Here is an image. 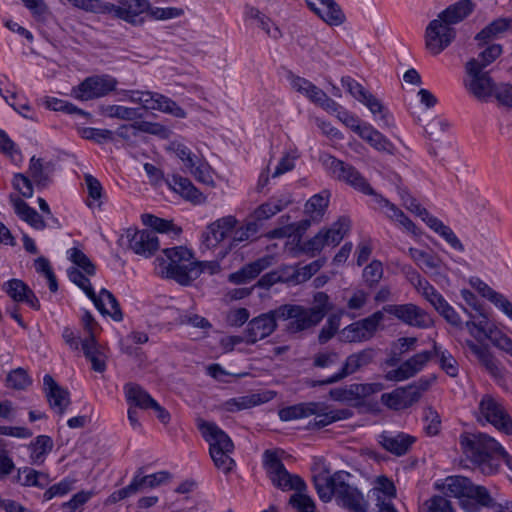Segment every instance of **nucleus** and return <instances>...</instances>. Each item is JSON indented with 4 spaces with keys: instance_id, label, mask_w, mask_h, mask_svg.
Segmentation results:
<instances>
[{
    "instance_id": "obj_1",
    "label": "nucleus",
    "mask_w": 512,
    "mask_h": 512,
    "mask_svg": "<svg viewBox=\"0 0 512 512\" xmlns=\"http://www.w3.org/2000/svg\"><path fill=\"white\" fill-rule=\"evenodd\" d=\"M332 309L329 296L324 292H317L310 307L283 304L276 308V316L280 321H288L285 330L294 335L315 328Z\"/></svg>"
},
{
    "instance_id": "obj_2",
    "label": "nucleus",
    "mask_w": 512,
    "mask_h": 512,
    "mask_svg": "<svg viewBox=\"0 0 512 512\" xmlns=\"http://www.w3.org/2000/svg\"><path fill=\"white\" fill-rule=\"evenodd\" d=\"M460 445L464 455L485 475L497 472L500 458L503 459L507 453L494 438L485 433H464L460 436Z\"/></svg>"
},
{
    "instance_id": "obj_3",
    "label": "nucleus",
    "mask_w": 512,
    "mask_h": 512,
    "mask_svg": "<svg viewBox=\"0 0 512 512\" xmlns=\"http://www.w3.org/2000/svg\"><path fill=\"white\" fill-rule=\"evenodd\" d=\"M166 258H158L160 275L173 279L182 286L190 285L197 279V270L193 266V254L185 247L179 246L163 250Z\"/></svg>"
},
{
    "instance_id": "obj_4",
    "label": "nucleus",
    "mask_w": 512,
    "mask_h": 512,
    "mask_svg": "<svg viewBox=\"0 0 512 512\" xmlns=\"http://www.w3.org/2000/svg\"><path fill=\"white\" fill-rule=\"evenodd\" d=\"M198 428L209 443V453L214 465L223 473H230L235 466V461L231 457L234 451L231 438L213 422L200 420Z\"/></svg>"
},
{
    "instance_id": "obj_5",
    "label": "nucleus",
    "mask_w": 512,
    "mask_h": 512,
    "mask_svg": "<svg viewBox=\"0 0 512 512\" xmlns=\"http://www.w3.org/2000/svg\"><path fill=\"white\" fill-rule=\"evenodd\" d=\"M400 197L404 206L412 213L419 216L426 225L435 233L440 235L454 250L463 252L464 245L456 236L453 230L445 225L440 219L431 215L428 210L422 207L417 200L406 190L400 191Z\"/></svg>"
},
{
    "instance_id": "obj_6",
    "label": "nucleus",
    "mask_w": 512,
    "mask_h": 512,
    "mask_svg": "<svg viewBox=\"0 0 512 512\" xmlns=\"http://www.w3.org/2000/svg\"><path fill=\"white\" fill-rule=\"evenodd\" d=\"M263 466L272 484L282 491L306 490L304 480L287 471L276 451L266 450L263 453Z\"/></svg>"
},
{
    "instance_id": "obj_7",
    "label": "nucleus",
    "mask_w": 512,
    "mask_h": 512,
    "mask_svg": "<svg viewBox=\"0 0 512 512\" xmlns=\"http://www.w3.org/2000/svg\"><path fill=\"white\" fill-rule=\"evenodd\" d=\"M479 418L493 425L498 431L512 434V418L502 401L491 394H484L478 405Z\"/></svg>"
},
{
    "instance_id": "obj_8",
    "label": "nucleus",
    "mask_w": 512,
    "mask_h": 512,
    "mask_svg": "<svg viewBox=\"0 0 512 512\" xmlns=\"http://www.w3.org/2000/svg\"><path fill=\"white\" fill-rule=\"evenodd\" d=\"M350 474L346 471H337L338 485L334 497L339 505L351 512H367L368 501L362 492L348 483Z\"/></svg>"
},
{
    "instance_id": "obj_9",
    "label": "nucleus",
    "mask_w": 512,
    "mask_h": 512,
    "mask_svg": "<svg viewBox=\"0 0 512 512\" xmlns=\"http://www.w3.org/2000/svg\"><path fill=\"white\" fill-rule=\"evenodd\" d=\"M474 60H469L465 65L468 79L464 86L470 94L479 101L486 102L494 95L497 84L494 83L488 72L480 70Z\"/></svg>"
},
{
    "instance_id": "obj_10",
    "label": "nucleus",
    "mask_w": 512,
    "mask_h": 512,
    "mask_svg": "<svg viewBox=\"0 0 512 512\" xmlns=\"http://www.w3.org/2000/svg\"><path fill=\"white\" fill-rule=\"evenodd\" d=\"M456 38V30L437 17L429 22L425 30V47L432 55L444 51Z\"/></svg>"
},
{
    "instance_id": "obj_11",
    "label": "nucleus",
    "mask_w": 512,
    "mask_h": 512,
    "mask_svg": "<svg viewBox=\"0 0 512 512\" xmlns=\"http://www.w3.org/2000/svg\"><path fill=\"white\" fill-rule=\"evenodd\" d=\"M117 83L109 75L90 76L72 89V96L82 101L104 97L116 89Z\"/></svg>"
},
{
    "instance_id": "obj_12",
    "label": "nucleus",
    "mask_w": 512,
    "mask_h": 512,
    "mask_svg": "<svg viewBox=\"0 0 512 512\" xmlns=\"http://www.w3.org/2000/svg\"><path fill=\"white\" fill-rule=\"evenodd\" d=\"M381 311H383V314L392 315L411 327L426 329L433 325V321L428 313L413 303L388 304L383 306Z\"/></svg>"
},
{
    "instance_id": "obj_13",
    "label": "nucleus",
    "mask_w": 512,
    "mask_h": 512,
    "mask_svg": "<svg viewBox=\"0 0 512 512\" xmlns=\"http://www.w3.org/2000/svg\"><path fill=\"white\" fill-rule=\"evenodd\" d=\"M374 358L375 350L373 348H365L356 353H352L345 359L342 367L339 369L337 373L331 375L330 377L324 380L313 382L312 386H323L340 382L341 380L347 378L348 376L360 371L362 368L371 364Z\"/></svg>"
},
{
    "instance_id": "obj_14",
    "label": "nucleus",
    "mask_w": 512,
    "mask_h": 512,
    "mask_svg": "<svg viewBox=\"0 0 512 512\" xmlns=\"http://www.w3.org/2000/svg\"><path fill=\"white\" fill-rule=\"evenodd\" d=\"M384 320L383 311H376L370 316L351 323L340 332L341 339L348 343H359L370 340Z\"/></svg>"
},
{
    "instance_id": "obj_15",
    "label": "nucleus",
    "mask_w": 512,
    "mask_h": 512,
    "mask_svg": "<svg viewBox=\"0 0 512 512\" xmlns=\"http://www.w3.org/2000/svg\"><path fill=\"white\" fill-rule=\"evenodd\" d=\"M326 163L330 173L338 180L347 183L354 189L364 194L376 195L370 184L352 165L347 164L333 156H329Z\"/></svg>"
},
{
    "instance_id": "obj_16",
    "label": "nucleus",
    "mask_w": 512,
    "mask_h": 512,
    "mask_svg": "<svg viewBox=\"0 0 512 512\" xmlns=\"http://www.w3.org/2000/svg\"><path fill=\"white\" fill-rule=\"evenodd\" d=\"M472 486L473 483L469 478L460 475L448 476L443 482L435 484V487L441 490L445 496L463 499L461 504L467 512H476V505L468 500L472 495Z\"/></svg>"
},
{
    "instance_id": "obj_17",
    "label": "nucleus",
    "mask_w": 512,
    "mask_h": 512,
    "mask_svg": "<svg viewBox=\"0 0 512 512\" xmlns=\"http://www.w3.org/2000/svg\"><path fill=\"white\" fill-rule=\"evenodd\" d=\"M276 308L263 313L248 322L245 329L246 344H255L271 335L277 328Z\"/></svg>"
},
{
    "instance_id": "obj_18",
    "label": "nucleus",
    "mask_w": 512,
    "mask_h": 512,
    "mask_svg": "<svg viewBox=\"0 0 512 512\" xmlns=\"http://www.w3.org/2000/svg\"><path fill=\"white\" fill-rule=\"evenodd\" d=\"M149 5L148 0H122L120 5L107 3L106 13H113L117 18L134 25L142 24L143 19L138 17L142 13L148 14Z\"/></svg>"
},
{
    "instance_id": "obj_19",
    "label": "nucleus",
    "mask_w": 512,
    "mask_h": 512,
    "mask_svg": "<svg viewBox=\"0 0 512 512\" xmlns=\"http://www.w3.org/2000/svg\"><path fill=\"white\" fill-rule=\"evenodd\" d=\"M384 389L382 383H354L344 388H334L329 392L330 397L335 401L350 402L361 400Z\"/></svg>"
},
{
    "instance_id": "obj_20",
    "label": "nucleus",
    "mask_w": 512,
    "mask_h": 512,
    "mask_svg": "<svg viewBox=\"0 0 512 512\" xmlns=\"http://www.w3.org/2000/svg\"><path fill=\"white\" fill-rule=\"evenodd\" d=\"M129 248L137 255L150 257L159 249L157 234L151 230H127Z\"/></svg>"
},
{
    "instance_id": "obj_21",
    "label": "nucleus",
    "mask_w": 512,
    "mask_h": 512,
    "mask_svg": "<svg viewBox=\"0 0 512 512\" xmlns=\"http://www.w3.org/2000/svg\"><path fill=\"white\" fill-rule=\"evenodd\" d=\"M43 391L50 408L58 415H63L71 403L69 391L60 386L49 374L43 378Z\"/></svg>"
},
{
    "instance_id": "obj_22",
    "label": "nucleus",
    "mask_w": 512,
    "mask_h": 512,
    "mask_svg": "<svg viewBox=\"0 0 512 512\" xmlns=\"http://www.w3.org/2000/svg\"><path fill=\"white\" fill-rule=\"evenodd\" d=\"M419 401V394L414 386L398 387L390 393L381 395V402L389 409L398 411L411 407Z\"/></svg>"
},
{
    "instance_id": "obj_23",
    "label": "nucleus",
    "mask_w": 512,
    "mask_h": 512,
    "mask_svg": "<svg viewBox=\"0 0 512 512\" xmlns=\"http://www.w3.org/2000/svg\"><path fill=\"white\" fill-rule=\"evenodd\" d=\"M308 7L330 26H339L346 20L341 7L334 0H305Z\"/></svg>"
},
{
    "instance_id": "obj_24",
    "label": "nucleus",
    "mask_w": 512,
    "mask_h": 512,
    "mask_svg": "<svg viewBox=\"0 0 512 512\" xmlns=\"http://www.w3.org/2000/svg\"><path fill=\"white\" fill-rule=\"evenodd\" d=\"M237 224L234 216H226L216 220L207 227V231L203 234L202 244L210 249L225 239Z\"/></svg>"
},
{
    "instance_id": "obj_25",
    "label": "nucleus",
    "mask_w": 512,
    "mask_h": 512,
    "mask_svg": "<svg viewBox=\"0 0 512 512\" xmlns=\"http://www.w3.org/2000/svg\"><path fill=\"white\" fill-rule=\"evenodd\" d=\"M416 438L412 435L399 432L393 434L391 432L384 431L378 436L379 444L391 454L396 456H403L410 450Z\"/></svg>"
},
{
    "instance_id": "obj_26",
    "label": "nucleus",
    "mask_w": 512,
    "mask_h": 512,
    "mask_svg": "<svg viewBox=\"0 0 512 512\" xmlns=\"http://www.w3.org/2000/svg\"><path fill=\"white\" fill-rule=\"evenodd\" d=\"M142 108L146 110H159L165 113H170L179 118H185L186 112L183 108L178 106L176 102L170 98L150 91H145L142 100Z\"/></svg>"
},
{
    "instance_id": "obj_27",
    "label": "nucleus",
    "mask_w": 512,
    "mask_h": 512,
    "mask_svg": "<svg viewBox=\"0 0 512 512\" xmlns=\"http://www.w3.org/2000/svg\"><path fill=\"white\" fill-rule=\"evenodd\" d=\"M273 257L266 255L258 258L243 266L240 270L231 273L228 277L229 281L234 284H245L255 279L262 271L272 265Z\"/></svg>"
},
{
    "instance_id": "obj_28",
    "label": "nucleus",
    "mask_w": 512,
    "mask_h": 512,
    "mask_svg": "<svg viewBox=\"0 0 512 512\" xmlns=\"http://www.w3.org/2000/svg\"><path fill=\"white\" fill-rule=\"evenodd\" d=\"M9 201L12 204L15 213L21 220L27 222L31 227L37 230H43L46 228V222L43 217L19 196L10 194Z\"/></svg>"
},
{
    "instance_id": "obj_29",
    "label": "nucleus",
    "mask_w": 512,
    "mask_h": 512,
    "mask_svg": "<svg viewBox=\"0 0 512 512\" xmlns=\"http://www.w3.org/2000/svg\"><path fill=\"white\" fill-rule=\"evenodd\" d=\"M90 299L101 314H107L115 321H121L123 319V313L117 299L107 289H101L98 295L95 293V297Z\"/></svg>"
},
{
    "instance_id": "obj_30",
    "label": "nucleus",
    "mask_w": 512,
    "mask_h": 512,
    "mask_svg": "<svg viewBox=\"0 0 512 512\" xmlns=\"http://www.w3.org/2000/svg\"><path fill=\"white\" fill-rule=\"evenodd\" d=\"M54 170V164L50 161L44 162L41 158L35 156L30 159L28 172L37 188L42 189L50 184Z\"/></svg>"
},
{
    "instance_id": "obj_31",
    "label": "nucleus",
    "mask_w": 512,
    "mask_h": 512,
    "mask_svg": "<svg viewBox=\"0 0 512 512\" xmlns=\"http://www.w3.org/2000/svg\"><path fill=\"white\" fill-rule=\"evenodd\" d=\"M474 8L475 4L472 0H459L449 5L437 17L453 26L467 18L474 11Z\"/></svg>"
},
{
    "instance_id": "obj_32",
    "label": "nucleus",
    "mask_w": 512,
    "mask_h": 512,
    "mask_svg": "<svg viewBox=\"0 0 512 512\" xmlns=\"http://www.w3.org/2000/svg\"><path fill=\"white\" fill-rule=\"evenodd\" d=\"M511 28V21L507 18H498L485 26L475 35V41L479 47L491 43L494 39L505 33Z\"/></svg>"
},
{
    "instance_id": "obj_33",
    "label": "nucleus",
    "mask_w": 512,
    "mask_h": 512,
    "mask_svg": "<svg viewBox=\"0 0 512 512\" xmlns=\"http://www.w3.org/2000/svg\"><path fill=\"white\" fill-rule=\"evenodd\" d=\"M338 481L336 480V472L333 475H329V471L326 469L313 476L315 489L322 501L329 502L332 499L336 492Z\"/></svg>"
},
{
    "instance_id": "obj_34",
    "label": "nucleus",
    "mask_w": 512,
    "mask_h": 512,
    "mask_svg": "<svg viewBox=\"0 0 512 512\" xmlns=\"http://www.w3.org/2000/svg\"><path fill=\"white\" fill-rule=\"evenodd\" d=\"M317 411L313 422L309 423V428H323L339 420L348 419L352 416V411L349 409L330 410L325 412V407L322 403H317Z\"/></svg>"
},
{
    "instance_id": "obj_35",
    "label": "nucleus",
    "mask_w": 512,
    "mask_h": 512,
    "mask_svg": "<svg viewBox=\"0 0 512 512\" xmlns=\"http://www.w3.org/2000/svg\"><path fill=\"white\" fill-rule=\"evenodd\" d=\"M408 254L416 265L422 269L425 273L432 272L438 274V271L442 265L441 258L434 253H427L417 248H409Z\"/></svg>"
},
{
    "instance_id": "obj_36",
    "label": "nucleus",
    "mask_w": 512,
    "mask_h": 512,
    "mask_svg": "<svg viewBox=\"0 0 512 512\" xmlns=\"http://www.w3.org/2000/svg\"><path fill=\"white\" fill-rule=\"evenodd\" d=\"M143 469L139 468L131 484L135 487V493L145 489L160 486L171 479L168 471H159L150 475L142 476Z\"/></svg>"
},
{
    "instance_id": "obj_37",
    "label": "nucleus",
    "mask_w": 512,
    "mask_h": 512,
    "mask_svg": "<svg viewBox=\"0 0 512 512\" xmlns=\"http://www.w3.org/2000/svg\"><path fill=\"white\" fill-rule=\"evenodd\" d=\"M170 187L179 193L183 198L193 202L201 203L203 200L202 193L192 184L188 178L174 175L169 182Z\"/></svg>"
},
{
    "instance_id": "obj_38",
    "label": "nucleus",
    "mask_w": 512,
    "mask_h": 512,
    "mask_svg": "<svg viewBox=\"0 0 512 512\" xmlns=\"http://www.w3.org/2000/svg\"><path fill=\"white\" fill-rule=\"evenodd\" d=\"M359 136L378 151L388 154H394L395 152V146L371 125H364Z\"/></svg>"
},
{
    "instance_id": "obj_39",
    "label": "nucleus",
    "mask_w": 512,
    "mask_h": 512,
    "mask_svg": "<svg viewBox=\"0 0 512 512\" xmlns=\"http://www.w3.org/2000/svg\"><path fill=\"white\" fill-rule=\"evenodd\" d=\"M470 351L477 357L479 363L494 377L500 375L501 371L497 360L485 346H480L472 341L466 342Z\"/></svg>"
},
{
    "instance_id": "obj_40",
    "label": "nucleus",
    "mask_w": 512,
    "mask_h": 512,
    "mask_svg": "<svg viewBox=\"0 0 512 512\" xmlns=\"http://www.w3.org/2000/svg\"><path fill=\"white\" fill-rule=\"evenodd\" d=\"M81 347L86 358L90 360L92 369L96 372H104L106 369L105 357L100 351L96 339L84 338L81 341Z\"/></svg>"
},
{
    "instance_id": "obj_41",
    "label": "nucleus",
    "mask_w": 512,
    "mask_h": 512,
    "mask_svg": "<svg viewBox=\"0 0 512 512\" xmlns=\"http://www.w3.org/2000/svg\"><path fill=\"white\" fill-rule=\"evenodd\" d=\"M124 389L128 402L133 403L136 407L149 409L152 408V405H156V401L140 385L129 383L125 385Z\"/></svg>"
},
{
    "instance_id": "obj_42",
    "label": "nucleus",
    "mask_w": 512,
    "mask_h": 512,
    "mask_svg": "<svg viewBox=\"0 0 512 512\" xmlns=\"http://www.w3.org/2000/svg\"><path fill=\"white\" fill-rule=\"evenodd\" d=\"M290 202L291 201L288 198H272L257 207L253 212L252 217L259 222L267 220L286 208Z\"/></svg>"
},
{
    "instance_id": "obj_43",
    "label": "nucleus",
    "mask_w": 512,
    "mask_h": 512,
    "mask_svg": "<svg viewBox=\"0 0 512 512\" xmlns=\"http://www.w3.org/2000/svg\"><path fill=\"white\" fill-rule=\"evenodd\" d=\"M317 407V402L299 403L280 409L278 414L282 421H291L312 415Z\"/></svg>"
},
{
    "instance_id": "obj_44",
    "label": "nucleus",
    "mask_w": 512,
    "mask_h": 512,
    "mask_svg": "<svg viewBox=\"0 0 512 512\" xmlns=\"http://www.w3.org/2000/svg\"><path fill=\"white\" fill-rule=\"evenodd\" d=\"M33 464L44 462L45 456L53 449V440L47 435H40L29 445Z\"/></svg>"
},
{
    "instance_id": "obj_45",
    "label": "nucleus",
    "mask_w": 512,
    "mask_h": 512,
    "mask_svg": "<svg viewBox=\"0 0 512 512\" xmlns=\"http://www.w3.org/2000/svg\"><path fill=\"white\" fill-rule=\"evenodd\" d=\"M18 481L23 486H35L39 488L46 487L49 482V476L46 473L36 471L32 468H24L18 471Z\"/></svg>"
},
{
    "instance_id": "obj_46",
    "label": "nucleus",
    "mask_w": 512,
    "mask_h": 512,
    "mask_svg": "<svg viewBox=\"0 0 512 512\" xmlns=\"http://www.w3.org/2000/svg\"><path fill=\"white\" fill-rule=\"evenodd\" d=\"M350 227V221L347 218H339L338 221L333 223V225L327 229L323 230V236L325 238V243L327 246H336L343 239L344 235L347 233Z\"/></svg>"
},
{
    "instance_id": "obj_47",
    "label": "nucleus",
    "mask_w": 512,
    "mask_h": 512,
    "mask_svg": "<svg viewBox=\"0 0 512 512\" xmlns=\"http://www.w3.org/2000/svg\"><path fill=\"white\" fill-rule=\"evenodd\" d=\"M374 115H379V120L383 127L393 126V119L388 110L384 107L379 99L370 92L361 101Z\"/></svg>"
},
{
    "instance_id": "obj_48",
    "label": "nucleus",
    "mask_w": 512,
    "mask_h": 512,
    "mask_svg": "<svg viewBox=\"0 0 512 512\" xmlns=\"http://www.w3.org/2000/svg\"><path fill=\"white\" fill-rule=\"evenodd\" d=\"M469 333L478 341L490 339L493 342L495 337L492 336L493 329L489 325L488 319L485 315L481 314L480 319L475 322L468 320L465 323Z\"/></svg>"
},
{
    "instance_id": "obj_49",
    "label": "nucleus",
    "mask_w": 512,
    "mask_h": 512,
    "mask_svg": "<svg viewBox=\"0 0 512 512\" xmlns=\"http://www.w3.org/2000/svg\"><path fill=\"white\" fill-rule=\"evenodd\" d=\"M290 83L296 92L303 94L313 103L322 95V89L303 77L293 75Z\"/></svg>"
},
{
    "instance_id": "obj_50",
    "label": "nucleus",
    "mask_w": 512,
    "mask_h": 512,
    "mask_svg": "<svg viewBox=\"0 0 512 512\" xmlns=\"http://www.w3.org/2000/svg\"><path fill=\"white\" fill-rule=\"evenodd\" d=\"M328 203V195L316 194L305 204V212L310 214L312 220L319 221L328 207Z\"/></svg>"
},
{
    "instance_id": "obj_51",
    "label": "nucleus",
    "mask_w": 512,
    "mask_h": 512,
    "mask_svg": "<svg viewBox=\"0 0 512 512\" xmlns=\"http://www.w3.org/2000/svg\"><path fill=\"white\" fill-rule=\"evenodd\" d=\"M104 113L110 118H118L126 121H133L143 117L140 109L128 108L121 105H109L104 109Z\"/></svg>"
},
{
    "instance_id": "obj_52",
    "label": "nucleus",
    "mask_w": 512,
    "mask_h": 512,
    "mask_svg": "<svg viewBox=\"0 0 512 512\" xmlns=\"http://www.w3.org/2000/svg\"><path fill=\"white\" fill-rule=\"evenodd\" d=\"M479 53L478 58H472L478 64L480 70H484L488 65L493 63L503 52L500 44H487Z\"/></svg>"
},
{
    "instance_id": "obj_53",
    "label": "nucleus",
    "mask_w": 512,
    "mask_h": 512,
    "mask_svg": "<svg viewBox=\"0 0 512 512\" xmlns=\"http://www.w3.org/2000/svg\"><path fill=\"white\" fill-rule=\"evenodd\" d=\"M133 127L136 128L137 133L143 132L155 135L161 139H167L170 136V130L157 122L136 121L133 123Z\"/></svg>"
},
{
    "instance_id": "obj_54",
    "label": "nucleus",
    "mask_w": 512,
    "mask_h": 512,
    "mask_svg": "<svg viewBox=\"0 0 512 512\" xmlns=\"http://www.w3.org/2000/svg\"><path fill=\"white\" fill-rule=\"evenodd\" d=\"M432 357V351H423L415 354L402 364L404 365V368L407 370V372H409L410 376L413 377L423 369V367Z\"/></svg>"
},
{
    "instance_id": "obj_55",
    "label": "nucleus",
    "mask_w": 512,
    "mask_h": 512,
    "mask_svg": "<svg viewBox=\"0 0 512 512\" xmlns=\"http://www.w3.org/2000/svg\"><path fill=\"white\" fill-rule=\"evenodd\" d=\"M433 356H439L441 368L451 377L458 375V366L455 358L448 351H440L436 342L433 344Z\"/></svg>"
},
{
    "instance_id": "obj_56",
    "label": "nucleus",
    "mask_w": 512,
    "mask_h": 512,
    "mask_svg": "<svg viewBox=\"0 0 512 512\" xmlns=\"http://www.w3.org/2000/svg\"><path fill=\"white\" fill-rule=\"evenodd\" d=\"M6 383L9 388L24 390L32 381L24 369L17 368L8 373Z\"/></svg>"
},
{
    "instance_id": "obj_57",
    "label": "nucleus",
    "mask_w": 512,
    "mask_h": 512,
    "mask_svg": "<svg viewBox=\"0 0 512 512\" xmlns=\"http://www.w3.org/2000/svg\"><path fill=\"white\" fill-rule=\"evenodd\" d=\"M79 134L82 138L93 140L98 144L113 140V132L108 129L83 127L79 129Z\"/></svg>"
},
{
    "instance_id": "obj_58",
    "label": "nucleus",
    "mask_w": 512,
    "mask_h": 512,
    "mask_svg": "<svg viewBox=\"0 0 512 512\" xmlns=\"http://www.w3.org/2000/svg\"><path fill=\"white\" fill-rule=\"evenodd\" d=\"M383 277V266L380 261L374 260L363 270V279L369 287L377 285Z\"/></svg>"
},
{
    "instance_id": "obj_59",
    "label": "nucleus",
    "mask_w": 512,
    "mask_h": 512,
    "mask_svg": "<svg viewBox=\"0 0 512 512\" xmlns=\"http://www.w3.org/2000/svg\"><path fill=\"white\" fill-rule=\"evenodd\" d=\"M67 272L69 279L81 288L89 298L95 297V291L90 280L78 268L71 267Z\"/></svg>"
},
{
    "instance_id": "obj_60",
    "label": "nucleus",
    "mask_w": 512,
    "mask_h": 512,
    "mask_svg": "<svg viewBox=\"0 0 512 512\" xmlns=\"http://www.w3.org/2000/svg\"><path fill=\"white\" fill-rule=\"evenodd\" d=\"M260 403L259 395L242 396L233 398L225 403L226 410L229 412L240 411L243 409L251 408Z\"/></svg>"
},
{
    "instance_id": "obj_61",
    "label": "nucleus",
    "mask_w": 512,
    "mask_h": 512,
    "mask_svg": "<svg viewBox=\"0 0 512 512\" xmlns=\"http://www.w3.org/2000/svg\"><path fill=\"white\" fill-rule=\"evenodd\" d=\"M69 259L79 268H81L85 274L93 276L96 271L95 265L91 260L78 248H72L70 250Z\"/></svg>"
},
{
    "instance_id": "obj_62",
    "label": "nucleus",
    "mask_w": 512,
    "mask_h": 512,
    "mask_svg": "<svg viewBox=\"0 0 512 512\" xmlns=\"http://www.w3.org/2000/svg\"><path fill=\"white\" fill-rule=\"evenodd\" d=\"M424 421L427 423L424 427V431L429 436H435L440 432L441 429V418L438 412L432 407H427L424 410Z\"/></svg>"
},
{
    "instance_id": "obj_63",
    "label": "nucleus",
    "mask_w": 512,
    "mask_h": 512,
    "mask_svg": "<svg viewBox=\"0 0 512 512\" xmlns=\"http://www.w3.org/2000/svg\"><path fill=\"white\" fill-rule=\"evenodd\" d=\"M305 490L295 491L289 499V504L301 512H314L315 504L313 500L304 493Z\"/></svg>"
},
{
    "instance_id": "obj_64",
    "label": "nucleus",
    "mask_w": 512,
    "mask_h": 512,
    "mask_svg": "<svg viewBox=\"0 0 512 512\" xmlns=\"http://www.w3.org/2000/svg\"><path fill=\"white\" fill-rule=\"evenodd\" d=\"M28 288L29 287L19 279H12L5 283V291L14 301L17 302L23 301V297L26 296L25 294L27 293Z\"/></svg>"
}]
</instances>
